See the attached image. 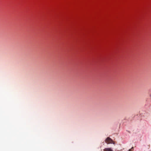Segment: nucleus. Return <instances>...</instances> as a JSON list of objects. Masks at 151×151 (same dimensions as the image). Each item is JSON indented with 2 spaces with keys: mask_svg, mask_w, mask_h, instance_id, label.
<instances>
[{
  "mask_svg": "<svg viewBox=\"0 0 151 151\" xmlns=\"http://www.w3.org/2000/svg\"><path fill=\"white\" fill-rule=\"evenodd\" d=\"M105 141L107 144L111 143L114 144H115L114 142L113 141V140L109 137H108L106 138Z\"/></svg>",
  "mask_w": 151,
  "mask_h": 151,
  "instance_id": "obj_1",
  "label": "nucleus"
},
{
  "mask_svg": "<svg viewBox=\"0 0 151 151\" xmlns=\"http://www.w3.org/2000/svg\"><path fill=\"white\" fill-rule=\"evenodd\" d=\"M104 151H114L111 148H105L104 150Z\"/></svg>",
  "mask_w": 151,
  "mask_h": 151,
  "instance_id": "obj_2",
  "label": "nucleus"
},
{
  "mask_svg": "<svg viewBox=\"0 0 151 151\" xmlns=\"http://www.w3.org/2000/svg\"><path fill=\"white\" fill-rule=\"evenodd\" d=\"M133 147H132L131 149L129 150V151H133Z\"/></svg>",
  "mask_w": 151,
  "mask_h": 151,
  "instance_id": "obj_3",
  "label": "nucleus"
}]
</instances>
